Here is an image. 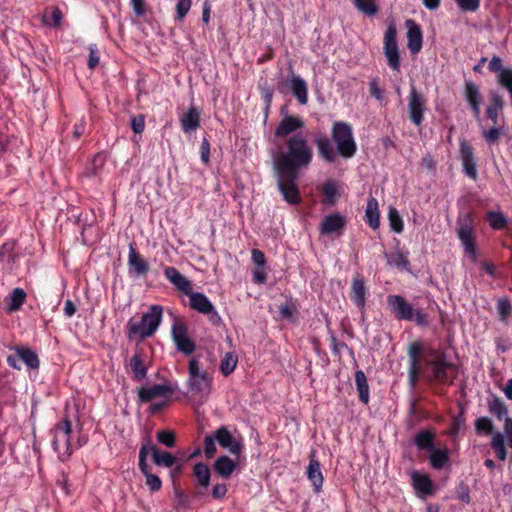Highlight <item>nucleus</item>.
<instances>
[{
	"label": "nucleus",
	"mask_w": 512,
	"mask_h": 512,
	"mask_svg": "<svg viewBox=\"0 0 512 512\" xmlns=\"http://www.w3.org/2000/svg\"><path fill=\"white\" fill-rule=\"evenodd\" d=\"M277 187L284 200L290 205H299L302 202L301 193L297 185L300 173L273 172Z\"/></svg>",
	"instance_id": "nucleus-7"
},
{
	"label": "nucleus",
	"mask_w": 512,
	"mask_h": 512,
	"mask_svg": "<svg viewBox=\"0 0 512 512\" xmlns=\"http://www.w3.org/2000/svg\"><path fill=\"white\" fill-rule=\"evenodd\" d=\"M164 276L170 281L177 290L188 295L192 291V282L182 275L179 270L173 266L164 269Z\"/></svg>",
	"instance_id": "nucleus-28"
},
{
	"label": "nucleus",
	"mask_w": 512,
	"mask_h": 512,
	"mask_svg": "<svg viewBox=\"0 0 512 512\" xmlns=\"http://www.w3.org/2000/svg\"><path fill=\"white\" fill-rule=\"evenodd\" d=\"M272 154L273 172L300 173L313 159V151L302 134L288 137L282 147Z\"/></svg>",
	"instance_id": "nucleus-1"
},
{
	"label": "nucleus",
	"mask_w": 512,
	"mask_h": 512,
	"mask_svg": "<svg viewBox=\"0 0 512 512\" xmlns=\"http://www.w3.org/2000/svg\"><path fill=\"white\" fill-rule=\"evenodd\" d=\"M350 297L358 308L363 309L365 307L366 287L363 278L359 274L352 279Z\"/></svg>",
	"instance_id": "nucleus-29"
},
{
	"label": "nucleus",
	"mask_w": 512,
	"mask_h": 512,
	"mask_svg": "<svg viewBox=\"0 0 512 512\" xmlns=\"http://www.w3.org/2000/svg\"><path fill=\"white\" fill-rule=\"evenodd\" d=\"M494 425L489 417H479L475 420V430L478 434L489 435L493 433Z\"/></svg>",
	"instance_id": "nucleus-48"
},
{
	"label": "nucleus",
	"mask_w": 512,
	"mask_h": 512,
	"mask_svg": "<svg viewBox=\"0 0 512 512\" xmlns=\"http://www.w3.org/2000/svg\"><path fill=\"white\" fill-rule=\"evenodd\" d=\"M187 296H189L191 309L201 314L208 315L209 321L215 326L222 323L221 316L205 294L191 291Z\"/></svg>",
	"instance_id": "nucleus-11"
},
{
	"label": "nucleus",
	"mask_w": 512,
	"mask_h": 512,
	"mask_svg": "<svg viewBox=\"0 0 512 512\" xmlns=\"http://www.w3.org/2000/svg\"><path fill=\"white\" fill-rule=\"evenodd\" d=\"M99 60L100 57L96 45H91L89 47V57L87 62L88 68L91 70L95 69L96 66L99 64Z\"/></svg>",
	"instance_id": "nucleus-64"
},
{
	"label": "nucleus",
	"mask_w": 512,
	"mask_h": 512,
	"mask_svg": "<svg viewBox=\"0 0 512 512\" xmlns=\"http://www.w3.org/2000/svg\"><path fill=\"white\" fill-rule=\"evenodd\" d=\"M216 438L211 435H207L205 436L204 438V441H203V446H204V453H205V456L206 458L210 459L212 458L216 451H217V447H216Z\"/></svg>",
	"instance_id": "nucleus-56"
},
{
	"label": "nucleus",
	"mask_w": 512,
	"mask_h": 512,
	"mask_svg": "<svg viewBox=\"0 0 512 512\" xmlns=\"http://www.w3.org/2000/svg\"><path fill=\"white\" fill-rule=\"evenodd\" d=\"M396 35V27L393 23H390L384 35V53L389 67L393 70H399L400 68L399 49Z\"/></svg>",
	"instance_id": "nucleus-14"
},
{
	"label": "nucleus",
	"mask_w": 512,
	"mask_h": 512,
	"mask_svg": "<svg viewBox=\"0 0 512 512\" xmlns=\"http://www.w3.org/2000/svg\"><path fill=\"white\" fill-rule=\"evenodd\" d=\"M463 424L464 420L460 416L454 417L452 419L450 427L447 430V435L450 436L453 439V441H455V439L457 438Z\"/></svg>",
	"instance_id": "nucleus-61"
},
{
	"label": "nucleus",
	"mask_w": 512,
	"mask_h": 512,
	"mask_svg": "<svg viewBox=\"0 0 512 512\" xmlns=\"http://www.w3.org/2000/svg\"><path fill=\"white\" fill-rule=\"evenodd\" d=\"M26 292L22 288H15L10 295L9 311L19 310L25 302Z\"/></svg>",
	"instance_id": "nucleus-46"
},
{
	"label": "nucleus",
	"mask_w": 512,
	"mask_h": 512,
	"mask_svg": "<svg viewBox=\"0 0 512 512\" xmlns=\"http://www.w3.org/2000/svg\"><path fill=\"white\" fill-rule=\"evenodd\" d=\"M316 453V450H312L309 454V464L306 470V475L313 485L314 492L319 493L321 491L324 478Z\"/></svg>",
	"instance_id": "nucleus-22"
},
{
	"label": "nucleus",
	"mask_w": 512,
	"mask_h": 512,
	"mask_svg": "<svg viewBox=\"0 0 512 512\" xmlns=\"http://www.w3.org/2000/svg\"><path fill=\"white\" fill-rule=\"evenodd\" d=\"M458 238L467 254L472 261L477 258V246L474 238V218L471 212L466 213L458 219L457 228Z\"/></svg>",
	"instance_id": "nucleus-8"
},
{
	"label": "nucleus",
	"mask_w": 512,
	"mask_h": 512,
	"mask_svg": "<svg viewBox=\"0 0 512 512\" xmlns=\"http://www.w3.org/2000/svg\"><path fill=\"white\" fill-rule=\"evenodd\" d=\"M498 314L501 321H505L512 313V306L507 298L499 299L497 304Z\"/></svg>",
	"instance_id": "nucleus-55"
},
{
	"label": "nucleus",
	"mask_w": 512,
	"mask_h": 512,
	"mask_svg": "<svg viewBox=\"0 0 512 512\" xmlns=\"http://www.w3.org/2000/svg\"><path fill=\"white\" fill-rule=\"evenodd\" d=\"M297 310L295 303L292 300L287 301L286 303L280 306V315L283 319L292 321L294 312Z\"/></svg>",
	"instance_id": "nucleus-57"
},
{
	"label": "nucleus",
	"mask_w": 512,
	"mask_h": 512,
	"mask_svg": "<svg viewBox=\"0 0 512 512\" xmlns=\"http://www.w3.org/2000/svg\"><path fill=\"white\" fill-rule=\"evenodd\" d=\"M188 373V384L192 391L209 392L211 379L207 371L201 369L200 362L195 357L189 361Z\"/></svg>",
	"instance_id": "nucleus-13"
},
{
	"label": "nucleus",
	"mask_w": 512,
	"mask_h": 512,
	"mask_svg": "<svg viewBox=\"0 0 512 512\" xmlns=\"http://www.w3.org/2000/svg\"><path fill=\"white\" fill-rule=\"evenodd\" d=\"M407 31V46L411 53L416 54L422 48L423 34L421 27L412 19L405 22Z\"/></svg>",
	"instance_id": "nucleus-27"
},
{
	"label": "nucleus",
	"mask_w": 512,
	"mask_h": 512,
	"mask_svg": "<svg viewBox=\"0 0 512 512\" xmlns=\"http://www.w3.org/2000/svg\"><path fill=\"white\" fill-rule=\"evenodd\" d=\"M106 163V156L102 153H98L93 156L91 162L86 167L85 175L87 177H97L102 172V169Z\"/></svg>",
	"instance_id": "nucleus-41"
},
{
	"label": "nucleus",
	"mask_w": 512,
	"mask_h": 512,
	"mask_svg": "<svg viewBox=\"0 0 512 512\" xmlns=\"http://www.w3.org/2000/svg\"><path fill=\"white\" fill-rule=\"evenodd\" d=\"M499 84L504 87L512 100V68H505L498 75Z\"/></svg>",
	"instance_id": "nucleus-52"
},
{
	"label": "nucleus",
	"mask_w": 512,
	"mask_h": 512,
	"mask_svg": "<svg viewBox=\"0 0 512 512\" xmlns=\"http://www.w3.org/2000/svg\"><path fill=\"white\" fill-rule=\"evenodd\" d=\"M411 485L420 498H427L435 492V487L431 477L428 474L420 473L417 470L411 473Z\"/></svg>",
	"instance_id": "nucleus-19"
},
{
	"label": "nucleus",
	"mask_w": 512,
	"mask_h": 512,
	"mask_svg": "<svg viewBox=\"0 0 512 512\" xmlns=\"http://www.w3.org/2000/svg\"><path fill=\"white\" fill-rule=\"evenodd\" d=\"M424 352V346L421 341H414L409 344L407 354L409 357L408 366V383L414 389L420 378L421 373V356Z\"/></svg>",
	"instance_id": "nucleus-12"
},
{
	"label": "nucleus",
	"mask_w": 512,
	"mask_h": 512,
	"mask_svg": "<svg viewBox=\"0 0 512 512\" xmlns=\"http://www.w3.org/2000/svg\"><path fill=\"white\" fill-rule=\"evenodd\" d=\"M428 354L432 357L427 361L431 367L430 380L439 384H453L458 374L457 366L447 360L443 351L430 348Z\"/></svg>",
	"instance_id": "nucleus-3"
},
{
	"label": "nucleus",
	"mask_w": 512,
	"mask_h": 512,
	"mask_svg": "<svg viewBox=\"0 0 512 512\" xmlns=\"http://www.w3.org/2000/svg\"><path fill=\"white\" fill-rule=\"evenodd\" d=\"M212 467L215 473L227 479L236 470L237 464L230 457L223 455L215 460Z\"/></svg>",
	"instance_id": "nucleus-33"
},
{
	"label": "nucleus",
	"mask_w": 512,
	"mask_h": 512,
	"mask_svg": "<svg viewBox=\"0 0 512 512\" xmlns=\"http://www.w3.org/2000/svg\"><path fill=\"white\" fill-rule=\"evenodd\" d=\"M173 341H178L180 338L188 336L187 326L182 322H175L171 330Z\"/></svg>",
	"instance_id": "nucleus-58"
},
{
	"label": "nucleus",
	"mask_w": 512,
	"mask_h": 512,
	"mask_svg": "<svg viewBox=\"0 0 512 512\" xmlns=\"http://www.w3.org/2000/svg\"><path fill=\"white\" fill-rule=\"evenodd\" d=\"M388 220L389 225L394 232L401 233L403 231L404 227L402 218L400 217L398 211L393 207L389 209Z\"/></svg>",
	"instance_id": "nucleus-49"
},
{
	"label": "nucleus",
	"mask_w": 512,
	"mask_h": 512,
	"mask_svg": "<svg viewBox=\"0 0 512 512\" xmlns=\"http://www.w3.org/2000/svg\"><path fill=\"white\" fill-rule=\"evenodd\" d=\"M503 127L493 126L490 129H483L482 136L488 144H495L503 134Z\"/></svg>",
	"instance_id": "nucleus-51"
},
{
	"label": "nucleus",
	"mask_w": 512,
	"mask_h": 512,
	"mask_svg": "<svg viewBox=\"0 0 512 512\" xmlns=\"http://www.w3.org/2000/svg\"><path fill=\"white\" fill-rule=\"evenodd\" d=\"M130 124L135 134H141L145 129V116L143 114L133 115Z\"/></svg>",
	"instance_id": "nucleus-60"
},
{
	"label": "nucleus",
	"mask_w": 512,
	"mask_h": 512,
	"mask_svg": "<svg viewBox=\"0 0 512 512\" xmlns=\"http://www.w3.org/2000/svg\"><path fill=\"white\" fill-rule=\"evenodd\" d=\"M192 6V0H178L176 4L175 21L181 22L184 20Z\"/></svg>",
	"instance_id": "nucleus-54"
},
{
	"label": "nucleus",
	"mask_w": 512,
	"mask_h": 512,
	"mask_svg": "<svg viewBox=\"0 0 512 512\" xmlns=\"http://www.w3.org/2000/svg\"><path fill=\"white\" fill-rule=\"evenodd\" d=\"M352 3L360 13L367 17L375 16L380 10L376 0H352Z\"/></svg>",
	"instance_id": "nucleus-40"
},
{
	"label": "nucleus",
	"mask_w": 512,
	"mask_h": 512,
	"mask_svg": "<svg viewBox=\"0 0 512 512\" xmlns=\"http://www.w3.org/2000/svg\"><path fill=\"white\" fill-rule=\"evenodd\" d=\"M355 383L358 391L359 400L363 404H368L370 400L369 385L365 373L362 370L355 372Z\"/></svg>",
	"instance_id": "nucleus-38"
},
{
	"label": "nucleus",
	"mask_w": 512,
	"mask_h": 512,
	"mask_svg": "<svg viewBox=\"0 0 512 512\" xmlns=\"http://www.w3.org/2000/svg\"><path fill=\"white\" fill-rule=\"evenodd\" d=\"M429 452V463L435 470H441L450 460V452L447 448L439 449L434 447Z\"/></svg>",
	"instance_id": "nucleus-36"
},
{
	"label": "nucleus",
	"mask_w": 512,
	"mask_h": 512,
	"mask_svg": "<svg viewBox=\"0 0 512 512\" xmlns=\"http://www.w3.org/2000/svg\"><path fill=\"white\" fill-rule=\"evenodd\" d=\"M504 104V99L498 91H490V104L486 108V115L495 125L498 123L499 113L502 112Z\"/></svg>",
	"instance_id": "nucleus-31"
},
{
	"label": "nucleus",
	"mask_w": 512,
	"mask_h": 512,
	"mask_svg": "<svg viewBox=\"0 0 512 512\" xmlns=\"http://www.w3.org/2000/svg\"><path fill=\"white\" fill-rule=\"evenodd\" d=\"M290 88L292 94L298 100V102L302 105L307 104L308 102V86L304 79L300 76H292L290 80Z\"/></svg>",
	"instance_id": "nucleus-35"
},
{
	"label": "nucleus",
	"mask_w": 512,
	"mask_h": 512,
	"mask_svg": "<svg viewBox=\"0 0 512 512\" xmlns=\"http://www.w3.org/2000/svg\"><path fill=\"white\" fill-rule=\"evenodd\" d=\"M180 123L182 130L185 133L195 131L200 126V112L199 110L191 106L187 112L180 117Z\"/></svg>",
	"instance_id": "nucleus-32"
},
{
	"label": "nucleus",
	"mask_w": 512,
	"mask_h": 512,
	"mask_svg": "<svg viewBox=\"0 0 512 512\" xmlns=\"http://www.w3.org/2000/svg\"><path fill=\"white\" fill-rule=\"evenodd\" d=\"M157 441L168 447L172 448L176 445V436L175 433L170 430H160L156 435Z\"/></svg>",
	"instance_id": "nucleus-50"
},
{
	"label": "nucleus",
	"mask_w": 512,
	"mask_h": 512,
	"mask_svg": "<svg viewBox=\"0 0 512 512\" xmlns=\"http://www.w3.org/2000/svg\"><path fill=\"white\" fill-rule=\"evenodd\" d=\"M193 477L195 478L197 495H204L210 485L211 479V471L208 465L203 462L196 463L193 466Z\"/></svg>",
	"instance_id": "nucleus-24"
},
{
	"label": "nucleus",
	"mask_w": 512,
	"mask_h": 512,
	"mask_svg": "<svg viewBox=\"0 0 512 512\" xmlns=\"http://www.w3.org/2000/svg\"><path fill=\"white\" fill-rule=\"evenodd\" d=\"M140 448H145L146 457L151 453L153 462L159 467L172 468L177 464V458L172 453L168 451H161L154 444L148 442L146 444H142Z\"/></svg>",
	"instance_id": "nucleus-20"
},
{
	"label": "nucleus",
	"mask_w": 512,
	"mask_h": 512,
	"mask_svg": "<svg viewBox=\"0 0 512 512\" xmlns=\"http://www.w3.org/2000/svg\"><path fill=\"white\" fill-rule=\"evenodd\" d=\"M129 367L133 373L134 380L142 381L147 377L145 355L142 350H136L134 355L130 358Z\"/></svg>",
	"instance_id": "nucleus-30"
},
{
	"label": "nucleus",
	"mask_w": 512,
	"mask_h": 512,
	"mask_svg": "<svg viewBox=\"0 0 512 512\" xmlns=\"http://www.w3.org/2000/svg\"><path fill=\"white\" fill-rule=\"evenodd\" d=\"M305 126L304 120L300 116L286 115L284 116L277 127L275 128L274 135L277 138H288L294 133Z\"/></svg>",
	"instance_id": "nucleus-17"
},
{
	"label": "nucleus",
	"mask_w": 512,
	"mask_h": 512,
	"mask_svg": "<svg viewBox=\"0 0 512 512\" xmlns=\"http://www.w3.org/2000/svg\"><path fill=\"white\" fill-rule=\"evenodd\" d=\"M321 192L324 196L323 202L326 204L334 205L338 194V184L333 180H328L323 183Z\"/></svg>",
	"instance_id": "nucleus-43"
},
{
	"label": "nucleus",
	"mask_w": 512,
	"mask_h": 512,
	"mask_svg": "<svg viewBox=\"0 0 512 512\" xmlns=\"http://www.w3.org/2000/svg\"><path fill=\"white\" fill-rule=\"evenodd\" d=\"M331 136L336 143L337 152L340 156L349 159L355 155L357 145L353 137L352 126L349 123L343 121L334 122Z\"/></svg>",
	"instance_id": "nucleus-6"
},
{
	"label": "nucleus",
	"mask_w": 512,
	"mask_h": 512,
	"mask_svg": "<svg viewBox=\"0 0 512 512\" xmlns=\"http://www.w3.org/2000/svg\"><path fill=\"white\" fill-rule=\"evenodd\" d=\"M464 96L468 102L474 117L480 120L481 117V94L478 86L472 81H465L464 85Z\"/></svg>",
	"instance_id": "nucleus-26"
},
{
	"label": "nucleus",
	"mask_w": 512,
	"mask_h": 512,
	"mask_svg": "<svg viewBox=\"0 0 512 512\" xmlns=\"http://www.w3.org/2000/svg\"><path fill=\"white\" fill-rule=\"evenodd\" d=\"M365 220L372 229H377L380 224V213L378 208V201L374 197H370L367 201L365 210Z\"/></svg>",
	"instance_id": "nucleus-37"
},
{
	"label": "nucleus",
	"mask_w": 512,
	"mask_h": 512,
	"mask_svg": "<svg viewBox=\"0 0 512 512\" xmlns=\"http://www.w3.org/2000/svg\"><path fill=\"white\" fill-rule=\"evenodd\" d=\"M139 469L141 473L146 478V486L151 492H157L162 487V481L161 479L151 472V467L148 465L146 461V450L145 448H140L139 450V463H138Z\"/></svg>",
	"instance_id": "nucleus-21"
},
{
	"label": "nucleus",
	"mask_w": 512,
	"mask_h": 512,
	"mask_svg": "<svg viewBox=\"0 0 512 512\" xmlns=\"http://www.w3.org/2000/svg\"><path fill=\"white\" fill-rule=\"evenodd\" d=\"M174 343L178 351L185 355H191L196 349L194 341L190 339L188 336L180 338L178 341H175Z\"/></svg>",
	"instance_id": "nucleus-53"
},
{
	"label": "nucleus",
	"mask_w": 512,
	"mask_h": 512,
	"mask_svg": "<svg viewBox=\"0 0 512 512\" xmlns=\"http://www.w3.org/2000/svg\"><path fill=\"white\" fill-rule=\"evenodd\" d=\"M150 270L149 263L136 250L133 243L129 245L128 253V272L131 276L139 278L145 277Z\"/></svg>",
	"instance_id": "nucleus-16"
},
{
	"label": "nucleus",
	"mask_w": 512,
	"mask_h": 512,
	"mask_svg": "<svg viewBox=\"0 0 512 512\" xmlns=\"http://www.w3.org/2000/svg\"><path fill=\"white\" fill-rule=\"evenodd\" d=\"M345 226V217L339 213H332L323 218L319 231L322 235H329L332 233L341 234Z\"/></svg>",
	"instance_id": "nucleus-25"
},
{
	"label": "nucleus",
	"mask_w": 512,
	"mask_h": 512,
	"mask_svg": "<svg viewBox=\"0 0 512 512\" xmlns=\"http://www.w3.org/2000/svg\"><path fill=\"white\" fill-rule=\"evenodd\" d=\"M162 316V306L152 305L146 313H143L139 323L132 319L128 321L126 325L128 338L132 339L134 336H139L141 340H144L153 336L161 324Z\"/></svg>",
	"instance_id": "nucleus-2"
},
{
	"label": "nucleus",
	"mask_w": 512,
	"mask_h": 512,
	"mask_svg": "<svg viewBox=\"0 0 512 512\" xmlns=\"http://www.w3.org/2000/svg\"><path fill=\"white\" fill-rule=\"evenodd\" d=\"M460 158L465 174L472 180L478 177L477 166L474 159L473 148L466 141L460 143Z\"/></svg>",
	"instance_id": "nucleus-23"
},
{
	"label": "nucleus",
	"mask_w": 512,
	"mask_h": 512,
	"mask_svg": "<svg viewBox=\"0 0 512 512\" xmlns=\"http://www.w3.org/2000/svg\"><path fill=\"white\" fill-rule=\"evenodd\" d=\"M214 437L222 448L228 449L234 456H240L243 452L244 445L236 440L226 426L219 427L214 432Z\"/></svg>",
	"instance_id": "nucleus-18"
},
{
	"label": "nucleus",
	"mask_w": 512,
	"mask_h": 512,
	"mask_svg": "<svg viewBox=\"0 0 512 512\" xmlns=\"http://www.w3.org/2000/svg\"><path fill=\"white\" fill-rule=\"evenodd\" d=\"M179 389L177 382L154 384L150 387H140L137 395L141 403H147L156 398L172 399L173 394Z\"/></svg>",
	"instance_id": "nucleus-9"
},
{
	"label": "nucleus",
	"mask_w": 512,
	"mask_h": 512,
	"mask_svg": "<svg viewBox=\"0 0 512 512\" xmlns=\"http://www.w3.org/2000/svg\"><path fill=\"white\" fill-rule=\"evenodd\" d=\"M11 350L15 354L7 356V363L10 367L16 370H21L20 361H22L28 369L36 370L40 366V360L35 351L27 346H13Z\"/></svg>",
	"instance_id": "nucleus-10"
},
{
	"label": "nucleus",
	"mask_w": 512,
	"mask_h": 512,
	"mask_svg": "<svg viewBox=\"0 0 512 512\" xmlns=\"http://www.w3.org/2000/svg\"><path fill=\"white\" fill-rule=\"evenodd\" d=\"M369 92L372 97L378 101H382L384 97V90L379 85V79L373 78L369 83Z\"/></svg>",
	"instance_id": "nucleus-63"
},
{
	"label": "nucleus",
	"mask_w": 512,
	"mask_h": 512,
	"mask_svg": "<svg viewBox=\"0 0 512 512\" xmlns=\"http://www.w3.org/2000/svg\"><path fill=\"white\" fill-rule=\"evenodd\" d=\"M486 220L494 230H503L507 226V218L501 212L489 211Z\"/></svg>",
	"instance_id": "nucleus-45"
},
{
	"label": "nucleus",
	"mask_w": 512,
	"mask_h": 512,
	"mask_svg": "<svg viewBox=\"0 0 512 512\" xmlns=\"http://www.w3.org/2000/svg\"><path fill=\"white\" fill-rule=\"evenodd\" d=\"M491 448L499 460L504 461L507 458L505 437L501 432H496L493 434L491 440Z\"/></svg>",
	"instance_id": "nucleus-42"
},
{
	"label": "nucleus",
	"mask_w": 512,
	"mask_h": 512,
	"mask_svg": "<svg viewBox=\"0 0 512 512\" xmlns=\"http://www.w3.org/2000/svg\"><path fill=\"white\" fill-rule=\"evenodd\" d=\"M435 434L430 430L419 431L414 438V443L419 450L430 451L434 446Z\"/></svg>",
	"instance_id": "nucleus-39"
},
{
	"label": "nucleus",
	"mask_w": 512,
	"mask_h": 512,
	"mask_svg": "<svg viewBox=\"0 0 512 512\" xmlns=\"http://www.w3.org/2000/svg\"><path fill=\"white\" fill-rule=\"evenodd\" d=\"M238 363V356L235 352L225 354L220 363V371L224 376H229L235 370Z\"/></svg>",
	"instance_id": "nucleus-44"
},
{
	"label": "nucleus",
	"mask_w": 512,
	"mask_h": 512,
	"mask_svg": "<svg viewBox=\"0 0 512 512\" xmlns=\"http://www.w3.org/2000/svg\"><path fill=\"white\" fill-rule=\"evenodd\" d=\"M387 305L397 320L414 321L418 326H427V315L413 306L401 295H388Z\"/></svg>",
	"instance_id": "nucleus-5"
},
{
	"label": "nucleus",
	"mask_w": 512,
	"mask_h": 512,
	"mask_svg": "<svg viewBox=\"0 0 512 512\" xmlns=\"http://www.w3.org/2000/svg\"><path fill=\"white\" fill-rule=\"evenodd\" d=\"M489 412L501 420L507 414V407L504 402L497 397H494L488 405Z\"/></svg>",
	"instance_id": "nucleus-47"
},
{
	"label": "nucleus",
	"mask_w": 512,
	"mask_h": 512,
	"mask_svg": "<svg viewBox=\"0 0 512 512\" xmlns=\"http://www.w3.org/2000/svg\"><path fill=\"white\" fill-rule=\"evenodd\" d=\"M426 110V102L424 97L417 91L414 85L410 88L408 96V114L410 121L420 126L424 121V112Z\"/></svg>",
	"instance_id": "nucleus-15"
},
{
	"label": "nucleus",
	"mask_w": 512,
	"mask_h": 512,
	"mask_svg": "<svg viewBox=\"0 0 512 512\" xmlns=\"http://www.w3.org/2000/svg\"><path fill=\"white\" fill-rule=\"evenodd\" d=\"M456 493L458 499L463 503L469 504L471 502L470 489L466 483L460 482L456 487Z\"/></svg>",
	"instance_id": "nucleus-62"
},
{
	"label": "nucleus",
	"mask_w": 512,
	"mask_h": 512,
	"mask_svg": "<svg viewBox=\"0 0 512 512\" xmlns=\"http://www.w3.org/2000/svg\"><path fill=\"white\" fill-rule=\"evenodd\" d=\"M459 8L464 12H475L479 9L481 0H455Z\"/></svg>",
	"instance_id": "nucleus-59"
},
{
	"label": "nucleus",
	"mask_w": 512,
	"mask_h": 512,
	"mask_svg": "<svg viewBox=\"0 0 512 512\" xmlns=\"http://www.w3.org/2000/svg\"><path fill=\"white\" fill-rule=\"evenodd\" d=\"M53 434L52 447L58 454L61 462L68 461L73 454L71 443L72 422L68 416L64 417L51 429Z\"/></svg>",
	"instance_id": "nucleus-4"
},
{
	"label": "nucleus",
	"mask_w": 512,
	"mask_h": 512,
	"mask_svg": "<svg viewBox=\"0 0 512 512\" xmlns=\"http://www.w3.org/2000/svg\"><path fill=\"white\" fill-rule=\"evenodd\" d=\"M315 144L321 158L327 163H333L336 160V152L333 144L327 136H321L315 139Z\"/></svg>",
	"instance_id": "nucleus-34"
}]
</instances>
